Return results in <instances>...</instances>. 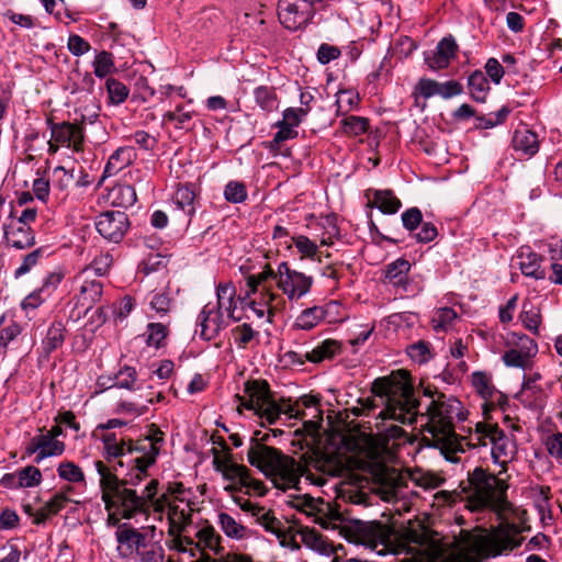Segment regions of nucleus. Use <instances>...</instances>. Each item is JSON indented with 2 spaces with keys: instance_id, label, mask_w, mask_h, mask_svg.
<instances>
[{
  "instance_id": "obj_1",
  "label": "nucleus",
  "mask_w": 562,
  "mask_h": 562,
  "mask_svg": "<svg viewBox=\"0 0 562 562\" xmlns=\"http://www.w3.org/2000/svg\"><path fill=\"white\" fill-rule=\"evenodd\" d=\"M372 392L387 400L383 416L400 420L403 425L420 422L425 446L437 448L441 453L457 449L456 422L467 418V412L458 398L426 386L423 394L429 398V403L426 412L419 414L417 409L420 403L415 396L411 374L403 369L375 379Z\"/></svg>"
},
{
  "instance_id": "obj_2",
  "label": "nucleus",
  "mask_w": 562,
  "mask_h": 562,
  "mask_svg": "<svg viewBox=\"0 0 562 562\" xmlns=\"http://www.w3.org/2000/svg\"><path fill=\"white\" fill-rule=\"evenodd\" d=\"M104 457L111 462L116 460V465H127L131 472L123 480L125 486H136L146 476L147 469L156 462L164 443V432L155 425L142 438L133 441L119 438L114 432L102 436Z\"/></svg>"
},
{
  "instance_id": "obj_3",
  "label": "nucleus",
  "mask_w": 562,
  "mask_h": 562,
  "mask_svg": "<svg viewBox=\"0 0 562 562\" xmlns=\"http://www.w3.org/2000/svg\"><path fill=\"white\" fill-rule=\"evenodd\" d=\"M268 438L269 435L261 431L254 434L247 451L249 464L269 479L274 487L282 491L297 488L301 477L306 474L304 467L281 450L265 445Z\"/></svg>"
},
{
  "instance_id": "obj_4",
  "label": "nucleus",
  "mask_w": 562,
  "mask_h": 562,
  "mask_svg": "<svg viewBox=\"0 0 562 562\" xmlns=\"http://www.w3.org/2000/svg\"><path fill=\"white\" fill-rule=\"evenodd\" d=\"M94 468L100 475L102 501L106 510H114L124 519H132L137 515H148L146 499L132 487L125 486L106 464L95 461Z\"/></svg>"
},
{
  "instance_id": "obj_5",
  "label": "nucleus",
  "mask_w": 562,
  "mask_h": 562,
  "mask_svg": "<svg viewBox=\"0 0 562 562\" xmlns=\"http://www.w3.org/2000/svg\"><path fill=\"white\" fill-rule=\"evenodd\" d=\"M507 487L503 479L486 472L482 468H475L469 473L468 482L462 487L467 507L471 512L491 509L499 514L508 505L506 499Z\"/></svg>"
},
{
  "instance_id": "obj_6",
  "label": "nucleus",
  "mask_w": 562,
  "mask_h": 562,
  "mask_svg": "<svg viewBox=\"0 0 562 562\" xmlns=\"http://www.w3.org/2000/svg\"><path fill=\"white\" fill-rule=\"evenodd\" d=\"M236 288L232 282L218 283L216 285V302L206 303L196 317V329L204 340L215 339L232 321H237L234 313L236 310Z\"/></svg>"
},
{
  "instance_id": "obj_7",
  "label": "nucleus",
  "mask_w": 562,
  "mask_h": 562,
  "mask_svg": "<svg viewBox=\"0 0 562 562\" xmlns=\"http://www.w3.org/2000/svg\"><path fill=\"white\" fill-rule=\"evenodd\" d=\"M245 395L238 396L240 406L254 411L255 414L270 425L277 423L280 417V408L277 407V400L265 380L247 381L244 386Z\"/></svg>"
},
{
  "instance_id": "obj_8",
  "label": "nucleus",
  "mask_w": 562,
  "mask_h": 562,
  "mask_svg": "<svg viewBox=\"0 0 562 562\" xmlns=\"http://www.w3.org/2000/svg\"><path fill=\"white\" fill-rule=\"evenodd\" d=\"M347 539L383 555L391 548L392 530L380 521L355 520L347 527Z\"/></svg>"
},
{
  "instance_id": "obj_9",
  "label": "nucleus",
  "mask_w": 562,
  "mask_h": 562,
  "mask_svg": "<svg viewBox=\"0 0 562 562\" xmlns=\"http://www.w3.org/2000/svg\"><path fill=\"white\" fill-rule=\"evenodd\" d=\"M271 278L276 281L277 288L290 301H297L305 296L311 291L314 282L313 277L291 269L286 261L278 265Z\"/></svg>"
},
{
  "instance_id": "obj_10",
  "label": "nucleus",
  "mask_w": 562,
  "mask_h": 562,
  "mask_svg": "<svg viewBox=\"0 0 562 562\" xmlns=\"http://www.w3.org/2000/svg\"><path fill=\"white\" fill-rule=\"evenodd\" d=\"M316 8L308 0H279L278 16L281 24L290 31H296L312 20Z\"/></svg>"
},
{
  "instance_id": "obj_11",
  "label": "nucleus",
  "mask_w": 562,
  "mask_h": 562,
  "mask_svg": "<svg viewBox=\"0 0 562 562\" xmlns=\"http://www.w3.org/2000/svg\"><path fill=\"white\" fill-rule=\"evenodd\" d=\"M213 467L215 471L221 472L227 481L239 483L244 487H252L259 490L262 486L260 481L251 477L250 471L243 464H237L232 460L231 450L224 446V453L220 456L214 451Z\"/></svg>"
},
{
  "instance_id": "obj_12",
  "label": "nucleus",
  "mask_w": 562,
  "mask_h": 562,
  "mask_svg": "<svg viewBox=\"0 0 562 562\" xmlns=\"http://www.w3.org/2000/svg\"><path fill=\"white\" fill-rule=\"evenodd\" d=\"M156 537V527H143L140 530L127 524H122L115 531L119 548L125 550L126 555H138Z\"/></svg>"
},
{
  "instance_id": "obj_13",
  "label": "nucleus",
  "mask_w": 562,
  "mask_h": 562,
  "mask_svg": "<svg viewBox=\"0 0 562 562\" xmlns=\"http://www.w3.org/2000/svg\"><path fill=\"white\" fill-rule=\"evenodd\" d=\"M520 543L521 538L519 537L518 527L508 522L501 524L483 539L485 551L493 557L512 551L513 549L519 547Z\"/></svg>"
},
{
  "instance_id": "obj_14",
  "label": "nucleus",
  "mask_w": 562,
  "mask_h": 562,
  "mask_svg": "<svg viewBox=\"0 0 562 562\" xmlns=\"http://www.w3.org/2000/svg\"><path fill=\"white\" fill-rule=\"evenodd\" d=\"M271 276L273 269L266 265L261 272L246 278L245 299L250 301V304L272 305L273 301L279 299V295L267 285V281L272 279Z\"/></svg>"
},
{
  "instance_id": "obj_15",
  "label": "nucleus",
  "mask_w": 562,
  "mask_h": 562,
  "mask_svg": "<svg viewBox=\"0 0 562 562\" xmlns=\"http://www.w3.org/2000/svg\"><path fill=\"white\" fill-rule=\"evenodd\" d=\"M495 424L476 423L474 429L469 428L465 436H458L456 434L457 449L447 453H442L445 458L451 462H457L456 454L465 452L467 449H474L479 447H487L490 443L491 435Z\"/></svg>"
},
{
  "instance_id": "obj_16",
  "label": "nucleus",
  "mask_w": 562,
  "mask_h": 562,
  "mask_svg": "<svg viewBox=\"0 0 562 562\" xmlns=\"http://www.w3.org/2000/svg\"><path fill=\"white\" fill-rule=\"evenodd\" d=\"M130 227V221L125 212L106 211L101 213L95 221L99 234L109 241L122 240Z\"/></svg>"
},
{
  "instance_id": "obj_17",
  "label": "nucleus",
  "mask_w": 562,
  "mask_h": 562,
  "mask_svg": "<svg viewBox=\"0 0 562 562\" xmlns=\"http://www.w3.org/2000/svg\"><path fill=\"white\" fill-rule=\"evenodd\" d=\"M50 130L52 139L61 146L71 148L75 153L83 150V128L70 122L54 123L52 119L46 120Z\"/></svg>"
},
{
  "instance_id": "obj_18",
  "label": "nucleus",
  "mask_w": 562,
  "mask_h": 562,
  "mask_svg": "<svg viewBox=\"0 0 562 562\" xmlns=\"http://www.w3.org/2000/svg\"><path fill=\"white\" fill-rule=\"evenodd\" d=\"M488 445H491V457L493 462L505 470L506 465L516 454V445L514 439L495 424Z\"/></svg>"
},
{
  "instance_id": "obj_19",
  "label": "nucleus",
  "mask_w": 562,
  "mask_h": 562,
  "mask_svg": "<svg viewBox=\"0 0 562 562\" xmlns=\"http://www.w3.org/2000/svg\"><path fill=\"white\" fill-rule=\"evenodd\" d=\"M411 268V262L405 258H397L387 263L383 270V283L395 289L396 293L403 294L409 292L412 282L408 278V273Z\"/></svg>"
},
{
  "instance_id": "obj_20",
  "label": "nucleus",
  "mask_w": 562,
  "mask_h": 562,
  "mask_svg": "<svg viewBox=\"0 0 562 562\" xmlns=\"http://www.w3.org/2000/svg\"><path fill=\"white\" fill-rule=\"evenodd\" d=\"M9 217H14L13 209ZM3 239L9 247L18 250L32 248L36 244L35 232L32 227L22 225L14 220L3 225Z\"/></svg>"
},
{
  "instance_id": "obj_21",
  "label": "nucleus",
  "mask_w": 562,
  "mask_h": 562,
  "mask_svg": "<svg viewBox=\"0 0 562 562\" xmlns=\"http://www.w3.org/2000/svg\"><path fill=\"white\" fill-rule=\"evenodd\" d=\"M403 226L409 233L416 231L419 226L420 229L414 234V238L422 244L432 241L437 235V227L430 222H423V214L418 207L407 209L401 215Z\"/></svg>"
},
{
  "instance_id": "obj_22",
  "label": "nucleus",
  "mask_w": 562,
  "mask_h": 562,
  "mask_svg": "<svg viewBox=\"0 0 562 562\" xmlns=\"http://www.w3.org/2000/svg\"><path fill=\"white\" fill-rule=\"evenodd\" d=\"M65 448L63 441L53 438L47 432H41L31 439L26 447V454L36 453L34 461L41 463L46 458L61 456Z\"/></svg>"
},
{
  "instance_id": "obj_23",
  "label": "nucleus",
  "mask_w": 562,
  "mask_h": 562,
  "mask_svg": "<svg viewBox=\"0 0 562 562\" xmlns=\"http://www.w3.org/2000/svg\"><path fill=\"white\" fill-rule=\"evenodd\" d=\"M458 45L453 36L443 37L437 45L436 49L425 56V61L432 70L445 69L454 58Z\"/></svg>"
},
{
  "instance_id": "obj_24",
  "label": "nucleus",
  "mask_w": 562,
  "mask_h": 562,
  "mask_svg": "<svg viewBox=\"0 0 562 562\" xmlns=\"http://www.w3.org/2000/svg\"><path fill=\"white\" fill-rule=\"evenodd\" d=\"M192 507L186 499H172L167 518L169 522V535L183 532L192 522Z\"/></svg>"
},
{
  "instance_id": "obj_25",
  "label": "nucleus",
  "mask_w": 562,
  "mask_h": 562,
  "mask_svg": "<svg viewBox=\"0 0 562 562\" xmlns=\"http://www.w3.org/2000/svg\"><path fill=\"white\" fill-rule=\"evenodd\" d=\"M103 293V283L95 279H89L85 276V279L80 285L79 293L77 295L76 305L82 308L85 312L91 310L98 302H100Z\"/></svg>"
},
{
  "instance_id": "obj_26",
  "label": "nucleus",
  "mask_w": 562,
  "mask_h": 562,
  "mask_svg": "<svg viewBox=\"0 0 562 562\" xmlns=\"http://www.w3.org/2000/svg\"><path fill=\"white\" fill-rule=\"evenodd\" d=\"M137 157L133 146L119 147L108 159L101 180L117 175L121 170L130 166Z\"/></svg>"
},
{
  "instance_id": "obj_27",
  "label": "nucleus",
  "mask_w": 562,
  "mask_h": 562,
  "mask_svg": "<svg viewBox=\"0 0 562 562\" xmlns=\"http://www.w3.org/2000/svg\"><path fill=\"white\" fill-rule=\"evenodd\" d=\"M537 344L527 336L520 337V350L512 348L503 355V361L507 367L525 368L529 358L536 355Z\"/></svg>"
},
{
  "instance_id": "obj_28",
  "label": "nucleus",
  "mask_w": 562,
  "mask_h": 562,
  "mask_svg": "<svg viewBox=\"0 0 562 562\" xmlns=\"http://www.w3.org/2000/svg\"><path fill=\"white\" fill-rule=\"evenodd\" d=\"M519 269L525 277L536 280L546 279V270L541 267L542 257L529 247H521L518 251Z\"/></svg>"
},
{
  "instance_id": "obj_29",
  "label": "nucleus",
  "mask_w": 562,
  "mask_h": 562,
  "mask_svg": "<svg viewBox=\"0 0 562 562\" xmlns=\"http://www.w3.org/2000/svg\"><path fill=\"white\" fill-rule=\"evenodd\" d=\"M512 145L516 153L527 157H532L539 150L537 134L525 126L515 131Z\"/></svg>"
},
{
  "instance_id": "obj_30",
  "label": "nucleus",
  "mask_w": 562,
  "mask_h": 562,
  "mask_svg": "<svg viewBox=\"0 0 562 562\" xmlns=\"http://www.w3.org/2000/svg\"><path fill=\"white\" fill-rule=\"evenodd\" d=\"M66 327L60 321L53 322L46 330L45 337L42 339L41 348L46 358L60 348L65 341Z\"/></svg>"
},
{
  "instance_id": "obj_31",
  "label": "nucleus",
  "mask_w": 562,
  "mask_h": 562,
  "mask_svg": "<svg viewBox=\"0 0 562 562\" xmlns=\"http://www.w3.org/2000/svg\"><path fill=\"white\" fill-rule=\"evenodd\" d=\"M341 353V344L335 339H325L317 344L311 351L305 352V358L312 363H321L331 360Z\"/></svg>"
},
{
  "instance_id": "obj_32",
  "label": "nucleus",
  "mask_w": 562,
  "mask_h": 562,
  "mask_svg": "<svg viewBox=\"0 0 562 562\" xmlns=\"http://www.w3.org/2000/svg\"><path fill=\"white\" fill-rule=\"evenodd\" d=\"M198 544V552L201 553V555L204 552V550H210L214 554H220L223 551V547L221 546V536L215 531V529L212 526H205L199 529L195 533Z\"/></svg>"
},
{
  "instance_id": "obj_33",
  "label": "nucleus",
  "mask_w": 562,
  "mask_h": 562,
  "mask_svg": "<svg viewBox=\"0 0 562 562\" xmlns=\"http://www.w3.org/2000/svg\"><path fill=\"white\" fill-rule=\"evenodd\" d=\"M218 525L222 529V531L232 539L235 540H244L251 537V531L245 527L244 525L239 524L233 516H231L227 513H220L218 514Z\"/></svg>"
},
{
  "instance_id": "obj_34",
  "label": "nucleus",
  "mask_w": 562,
  "mask_h": 562,
  "mask_svg": "<svg viewBox=\"0 0 562 562\" xmlns=\"http://www.w3.org/2000/svg\"><path fill=\"white\" fill-rule=\"evenodd\" d=\"M194 200L195 192L191 183L179 186L173 194V203L189 217L195 213Z\"/></svg>"
},
{
  "instance_id": "obj_35",
  "label": "nucleus",
  "mask_w": 562,
  "mask_h": 562,
  "mask_svg": "<svg viewBox=\"0 0 562 562\" xmlns=\"http://www.w3.org/2000/svg\"><path fill=\"white\" fill-rule=\"evenodd\" d=\"M468 88L471 98L476 102H485L490 91V85L481 70H475L468 78Z\"/></svg>"
},
{
  "instance_id": "obj_36",
  "label": "nucleus",
  "mask_w": 562,
  "mask_h": 562,
  "mask_svg": "<svg viewBox=\"0 0 562 562\" xmlns=\"http://www.w3.org/2000/svg\"><path fill=\"white\" fill-rule=\"evenodd\" d=\"M327 311L324 306L305 308L295 319V326L300 329L310 330L325 319Z\"/></svg>"
},
{
  "instance_id": "obj_37",
  "label": "nucleus",
  "mask_w": 562,
  "mask_h": 562,
  "mask_svg": "<svg viewBox=\"0 0 562 562\" xmlns=\"http://www.w3.org/2000/svg\"><path fill=\"white\" fill-rule=\"evenodd\" d=\"M110 199L113 205L127 209L137 201L136 190L131 184H119L111 190Z\"/></svg>"
},
{
  "instance_id": "obj_38",
  "label": "nucleus",
  "mask_w": 562,
  "mask_h": 562,
  "mask_svg": "<svg viewBox=\"0 0 562 562\" xmlns=\"http://www.w3.org/2000/svg\"><path fill=\"white\" fill-rule=\"evenodd\" d=\"M45 255V248L38 247L31 252L21 257V262L13 271L14 279H20L30 273L35 267L40 265Z\"/></svg>"
},
{
  "instance_id": "obj_39",
  "label": "nucleus",
  "mask_w": 562,
  "mask_h": 562,
  "mask_svg": "<svg viewBox=\"0 0 562 562\" xmlns=\"http://www.w3.org/2000/svg\"><path fill=\"white\" fill-rule=\"evenodd\" d=\"M50 181L54 190L67 193L69 188L75 186V169L57 166L52 171Z\"/></svg>"
},
{
  "instance_id": "obj_40",
  "label": "nucleus",
  "mask_w": 562,
  "mask_h": 562,
  "mask_svg": "<svg viewBox=\"0 0 562 562\" xmlns=\"http://www.w3.org/2000/svg\"><path fill=\"white\" fill-rule=\"evenodd\" d=\"M256 104L265 112H272L278 109V97L272 87L259 86L254 90Z\"/></svg>"
},
{
  "instance_id": "obj_41",
  "label": "nucleus",
  "mask_w": 562,
  "mask_h": 562,
  "mask_svg": "<svg viewBox=\"0 0 562 562\" xmlns=\"http://www.w3.org/2000/svg\"><path fill=\"white\" fill-rule=\"evenodd\" d=\"M373 204L384 214H395L402 206L401 201L390 190L375 191Z\"/></svg>"
},
{
  "instance_id": "obj_42",
  "label": "nucleus",
  "mask_w": 562,
  "mask_h": 562,
  "mask_svg": "<svg viewBox=\"0 0 562 562\" xmlns=\"http://www.w3.org/2000/svg\"><path fill=\"white\" fill-rule=\"evenodd\" d=\"M113 381L109 387L126 389L130 391L135 390L137 381V371L134 367L123 366L113 378H109Z\"/></svg>"
},
{
  "instance_id": "obj_43",
  "label": "nucleus",
  "mask_w": 562,
  "mask_h": 562,
  "mask_svg": "<svg viewBox=\"0 0 562 562\" xmlns=\"http://www.w3.org/2000/svg\"><path fill=\"white\" fill-rule=\"evenodd\" d=\"M93 74L102 79L115 71L113 56L110 52H99L93 60Z\"/></svg>"
},
{
  "instance_id": "obj_44",
  "label": "nucleus",
  "mask_w": 562,
  "mask_h": 562,
  "mask_svg": "<svg viewBox=\"0 0 562 562\" xmlns=\"http://www.w3.org/2000/svg\"><path fill=\"white\" fill-rule=\"evenodd\" d=\"M168 335V328L161 323H149L143 337L149 347L159 349Z\"/></svg>"
},
{
  "instance_id": "obj_45",
  "label": "nucleus",
  "mask_w": 562,
  "mask_h": 562,
  "mask_svg": "<svg viewBox=\"0 0 562 562\" xmlns=\"http://www.w3.org/2000/svg\"><path fill=\"white\" fill-rule=\"evenodd\" d=\"M182 532H176L173 535H169L171 538L169 542V548L180 553H189L191 558L196 557L198 554V544L195 540L190 537L182 536Z\"/></svg>"
},
{
  "instance_id": "obj_46",
  "label": "nucleus",
  "mask_w": 562,
  "mask_h": 562,
  "mask_svg": "<svg viewBox=\"0 0 562 562\" xmlns=\"http://www.w3.org/2000/svg\"><path fill=\"white\" fill-rule=\"evenodd\" d=\"M149 404H154L153 398H147L144 403L134 401H120L116 404L115 412L117 414L131 417H138L147 413Z\"/></svg>"
},
{
  "instance_id": "obj_47",
  "label": "nucleus",
  "mask_w": 562,
  "mask_h": 562,
  "mask_svg": "<svg viewBox=\"0 0 562 562\" xmlns=\"http://www.w3.org/2000/svg\"><path fill=\"white\" fill-rule=\"evenodd\" d=\"M105 86L111 104L119 105L127 99L130 90L123 82L114 78H109Z\"/></svg>"
},
{
  "instance_id": "obj_48",
  "label": "nucleus",
  "mask_w": 562,
  "mask_h": 562,
  "mask_svg": "<svg viewBox=\"0 0 562 562\" xmlns=\"http://www.w3.org/2000/svg\"><path fill=\"white\" fill-rule=\"evenodd\" d=\"M58 476L69 483H85V473L71 461L60 462L57 468Z\"/></svg>"
},
{
  "instance_id": "obj_49",
  "label": "nucleus",
  "mask_w": 562,
  "mask_h": 562,
  "mask_svg": "<svg viewBox=\"0 0 562 562\" xmlns=\"http://www.w3.org/2000/svg\"><path fill=\"white\" fill-rule=\"evenodd\" d=\"M16 486L34 487L42 482V473L36 467L27 465L16 472Z\"/></svg>"
},
{
  "instance_id": "obj_50",
  "label": "nucleus",
  "mask_w": 562,
  "mask_h": 562,
  "mask_svg": "<svg viewBox=\"0 0 562 562\" xmlns=\"http://www.w3.org/2000/svg\"><path fill=\"white\" fill-rule=\"evenodd\" d=\"M224 198L229 203H243L247 199L246 186L240 181L231 180L224 188Z\"/></svg>"
},
{
  "instance_id": "obj_51",
  "label": "nucleus",
  "mask_w": 562,
  "mask_h": 562,
  "mask_svg": "<svg viewBox=\"0 0 562 562\" xmlns=\"http://www.w3.org/2000/svg\"><path fill=\"white\" fill-rule=\"evenodd\" d=\"M341 126L346 134L359 136L367 132L369 120L362 116L350 115L341 121Z\"/></svg>"
},
{
  "instance_id": "obj_52",
  "label": "nucleus",
  "mask_w": 562,
  "mask_h": 562,
  "mask_svg": "<svg viewBox=\"0 0 562 562\" xmlns=\"http://www.w3.org/2000/svg\"><path fill=\"white\" fill-rule=\"evenodd\" d=\"M111 265L112 256L109 254H101L100 256L95 257L86 269H83L80 278H83L85 276L89 277L91 272L95 276L102 277L109 271Z\"/></svg>"
},
{
  "instance_id": "obj_53",
  "label": "nucleus",
  "mask_w": 562,
  "mask_h": 562,
  "mask_svg": "<svg viewBox=\"0 0 562 562\" xmlns=\"http://www.w3.org/2000/svg\"><path fill=\"white\" fill-rule=\"evenodd\" d=\"M193 111L186 110L184 105L179 104L173 111H168L162 115L164 122H175L177 128H184L192 120Z\"/></svg>"
},
{
  "instance_id": "obj_54",
  "label": "nucleus",
  "mask_w": 562,
  "mask_h": 562,
  "mask_svg": "<svg viewBox=\"0 0 562 562\" xmlns=\"http://www.w3.org/2000/svg\"><path fill=\"white\" fill-rule=\"evenodd\" d=\"M472 385L483 398L487 400L493 396L494 386L491 376L485 372H474L472 374Z\"/></svg>"
},
{
  "instance_id": "obj_55",
  "label": "nucleus",
  "mask_w": 562,
  "mask_h": 562,
  "mask_svg": "<svg viewBox=\"0 0 562 562\" xmlns=\"http://www.w3.org/2000/svg\"><path fill=\"white\" fill-rule=\"evenodd\" d=\"M407 355L413 361L419 364L426 363L432 357L430 344L424 340H419L415 344H412L411 346L407 347Z\"/></svg>"
},
{
  "instance_id": "obj_56",
  "label": "nucleus",
  "mask_w": 562,
  "mask_h": 562,
  "mask_svg": "<svg viewBox=\"0 0 562 562\" xmlns=\"http://www.w3.org/2000/svg\"><path fill=\"white\" fill-rule=\"evenodd\" d=\"M457 317V312L451 307L437 310L432 316L434 329L437 331L447 330Z\"/></svg>"
},
{
  "instance_id": "obj_57",
  "label": "nucleus",
  "mask_w": 562,
  "mask_h": 562,
  "mask_svg": "<svg viewBox=\"0 0 562 562\" xmlns=\"http://www.w3.org/2000/svg\"><path fill=\"white\" fill-rule=\"evenodd\" d=\"M520 319L527 329L533 334H538L541 323V315L537 307L529 304V308H527V304H524L522 311L520 313Z\"/></svg>"
},
{
  "instance_id": "obj_58",
  "label": "nucleus",
  "mask_w": 562,
  "mask_h": 562,
  "mask_svg": "<svg viewBox=\"0 0 562 562\" xmlns=\"http://www.w3.org/2000/svg\"><path fill=\"white\" fill-rule=\"evenodd\" d=\"M232 335L234 338L235 344L238 348L245 349L247 345L256 337L258 336V333L252 329V327L244 323L241 325L236 326L232 330Z\"/></svg>"
},
{
  "instance_id": "obj_59",
  "label": "nucleus",
  "mask_w": 562,
  "mask_h": 562,
  "mask_svg": "<svg viewBox=\"0 0 562 562\" xmlns=\"http://www.w3.org/2000/svg\"><path fill=\"white\" fill-rule=\"evenodd\" d=\"M149 305L159 316H165L170 311L171 297L165 292L151 293L149 296Z\"/></svg>"
},
{
  "instance_id": "obj_60",
  "label": "nucleus",
  "mask_w": 562,
  "mask_h": 562,
  "mask_svg": "<svg viewBox=\"0 0 562 562\" xmlns=\"http://www.w3.org/2000/svg\"><path fill=\"white\" fill-rule=\"evenodd\" d=\"M137 558L138 562H162L164 549L159 542L154 539Z\"/></svg>"
},
{
  "instance_id": "obj_61",
  "label": "nucleus",
  "mask_w": 562,
  "mask_h": 562,
  "mask_svg": "<svg viewBox=\"0 0 562 562\" xmlns=\"http://www.w3.org/2000/svg\"><path fill=\"white\" fill-rule=\"evenodd\" d=\"M258 521L266 531L277 536L278 538L283 537L284 532L282 529V522L277 519L270 512L262 513L258 517Z\"/></svg>"
},
{
  "instance_id": "obj_62",
  "label": "nucleus",
  "mask_w": 562,
  "mask_h": 562,
  "mask_svg": "<svg viewBox=\"0 0 562 562\" xmlns=\"http://www.w3.org/2000/svg\"><path fill=\"white\" fill-rule=\"evenodd\" d=\"M310 109L288 108L283 111L282 122L290 127H297L308 114Z\"/></svg>"
},
{
  "instance_id": "obj_63",
  "label": "nucleus",
  "mask_w": 562,
  "mask_h": 562,
  "mask_svg": "<svg viewBox=\"0 0 562 562\" xmlns=\"http://www.w3.org/2000/svg\"><path fill=\"white\" fill-rule=\"evenodd\" d=\"M67 48L74 56H82L91 49L90 43L78 34L68 37Z\"/></svg>"
},
{
  "instance_id": "obj_64",
  "label": "nucleus",
  "mask_w": 562,
  "mask_h": 562,
  "mask_svg": "<svg viewBox=\"0 0 562 562\" xmlns=\"http://www.w3.org/2000/svg\"><path fill=\"white\" fill-rule=\"evenodd\" d=\"M546 447L549 454L562 463V432H554L548 436Z\"/></svg>"
}]
</instances>
